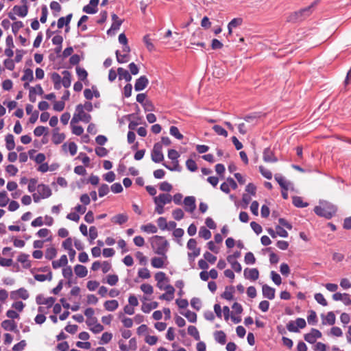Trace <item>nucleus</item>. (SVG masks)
<instances>
[{"label": "nucleus", "instance_id": "a878e982", "mask_svg": "<svg viewBox=\"0 0 351 351\" xmlns=\"http://www.w3.org/2000/svg\"><path fill=\"white\" fill-rule=\"evenodd\" d=\"M167 259L164 256L154 257L152 258L151 264L154 268H162L165 267V262Z\"/></svg>", "mask_w": 351, "mask_h": 351}, {"label": "nucleus", "instance_id": "20e7f679", "mask_svg": "<svg viewBox=\"0 0 351 351\" xmlns=\"http://www.w3.org/2000/svg\"><path fill=\"white\" fill-rule=\"evenodd\" d=\"M151 157L152 160L156 163H159L164 160L162 143H156L154 144L151 153Z\"/></svg>", "mask_w": 351, "mask_h": 351}, {"label": "nucleus", "instance_id": "0eeeda50", "mask_svg": "<svg viewBox=\"0 0 351 351\" xmlns=\"http://www.w3.org/2000/svg\"><path fill=\"white\" fill-rule=\"evenodd\" d=\"M99 3V0H90L89 3L83 7L82 11L88 14H94L98 11Z\"/></svg>", "mask_w": 351, "mask_h": 351}, {"label": "nucleus", "instance_id": "f257e3e1", "mask_svg": "<svg viewBox=\"0 0 351 351\" xmlns=\"http://www.w3.org/2000/svg\"><path fill=\"white\" fill-rule=\"evenodd\" d=\"M316 4L317 1H315L310 5L291 13L288 16L287 21L293 23L303 21L312 14L313 8Z\"/></svg>", "mask_w": 351, "mask_h": 351}, {"label": "nucleus", "instance_id": "4be33fe9", "mask_svg": "<svg viewBox=\"0 0 351 351\" xmlns=\"http://www.w3.org/2000/svg\"><path fill=\"white\" fill-rule=\"evenodd\" d=\"M73 17V14L70 13L67 14L66 16H61L58 19L57 22V25L59 29L62 28L64 25L67 26L69 25L71 19Z\"/></svg>", "mask_w": 351, "mask_h": 351}, {"label": "nucleus", "instance_id": "3c124183", "mask_svg": "<svg viewBox=\"0 0 351 351\" xmlns=\"http://www.w3.org/2000/svg\"><path fill=\"white\" fill-rule=\"evenodd\" d=\"M293 204L298 208H304L308 206V203L303 202L302 197L298 196L293 197Z\"/></svg>", "mask_w": 351, "mask_h": 351}, {"label": "nucleus", "instance_id": "a19ab883", "mask_svg": "<svg viewBox=\"0 0 351 351\" xmlns=\"http://www.w3.org/2000/svg\"><path fill=\"white\" fill-rule=\"evenodd\" d=\"M180 154L176 150L171 149L168 151V158L171 159L173 163L176 164V167L178 166V158Z\"/></svg>", "mask_w": 351, "mask_h": 351}, {"label": "nucleus", "instance_id": "4c0bfd02", "mask_svg": "<svg viewBox=\"0 0 351 351\" xmlns=\"http://www.w3.org/2000/svg\"><path fill=\"white\" fill-rule=\"evenodd\" d=\"M119 281V277L116 274L108 275L106 279L103 280V282L108 283L110 286H114Z\"/></svg>", "mask_w": 351, "mask_h": 351}, {"label": "nucleus", "instance_id": "5fc2aeb1", "mask_svg": "<svg viewBox=\"0 0 351 351\" xmlns=\"http://www.w3.org/2000/svg\"><path fill=\"white\" fill-rule=\"evenodd\" d=\"M34 278L39 282H44L45 280H51L52 279V274L51 271L49 272L47 275L45 274H36L34 276Z\"/></svg>", "mask_w": 351, "mask_h": 351}, {"label": "nucleus", "instance_id": "de8ad7c7", "mask_svg": "<svg viewBox=\"0 0 351 351\" xmlns=\"http://www.w3.org/2000/svg\"><path fill=\"white\" fill-rule=\"evenodd\" d=\"M172 217L176 221L182 219L184 217V213L181 208H176L172 211Z\"/></svg>", "mask_w": 351, "mask_h": 351}, {"label": "nucleus", "instance_id": "9b49d317", "mask_svg": "<svg viewBox=\"0 0 351 351\" xmlns=\"http://www.w3.org/2000/svg\"><path fill=\"white\" fill-rule=\"evenodd\" d=\"M171 201L172 195L169 193H160L154 198V202H158L163 206L169 204Z\"/></svg>", "mask_w": 351, "mask_h": 351}, {"label": "nucleus", "instance_id": "4468645a", "mask_svg": "<svg viewBox=\"0 0 351 351\" xmlns=\"http://www.w3.org/2000/svg\"><path fill=\"white\" fill-rule=\"evenodd\" d=\"M244 276L245 278L256 280L258 278L259 272L256 268L248 269L244 270Z\"/></svg>", "mask_w": 351, "mask_h": 351}, {"label": "nucleus", "instance_id": "ea45409f", "mask_svg": "<svg viewBox=\"0 0 351 351\" xmlns=\"http://www.w3.org/2000/svg\"><path fill=\"white\" fill-rule=\"evenodd\" d=\"M141 230L147 233H156L158 230L156 226L151 223L141 226Z\"/></svg>", "mask_w": 351, "mask_h": 351}, {"label": "nucleus", "instance_id": "052dcab7", "mask_svg": "<svg viewBox=\"0 0 351 351\" xmlns=\"http://www.w3.org/2000/svg\"><path fill=\"white\" fill-rule=\"evenodd\" d=\"M335 315L333 312H328L326 316L325 321L323 324H328L329 325H333L335 323Z\"/></svg>", "mask_w": 351, "mask_h": 351}, {"label": "nucleus", "instance_id": "69168bd1", "mask_svg": "<svg viewBox=\"0 0 351 351\" xmlns=\"http://www.w3.org/2000/svg\"><path fill=\"white\" fill-rule=\"evenodd\" d=\"M213 130L218 134L226 137L228 136L227 131L219 125H215L213 127Z\"/></svg>", "mask_w": 351, "mask_h": 351}, {"label": "nucleus", "instance_id": "bf43d9fd", "mask_svg": "<svg viewBox=\"0 0 351 351\" xmlns=\"http://www.w3.org/2000/svg\"><path fill=\"white\" fill-rule=\"evenodd\" d=\"M23 23L21 21H15L12 24V32L16 36L19 29L23 27Z\"/></svg>", "mask_w": 351, "mask_h": 351}, {"label": "nucleus", "instance_id": "393cba45", "mask_svg": "<svg viewBox=\"0 0 351 351\" xmlns=\"http://www.w3.org/2000/svg\"><path fill=\"white\" fill-rule=\"evenodd\" d=\"M84 95L87 100H91L93 97L99 98L100 93L97 89H84Z\"/></svg>", "mask_w": 351, "mask_h": 351}, {"label": "nucleus", "instance_id": "aec40b11", "mask_svg": "<svg viewBox=\"0 0 351 351\" xmlns=\"http://www.w3.org/2000/svg\"><path fill=\"white\" fill-rule=\"evenodd\" d=\"M117 74L119 80H125V82H129L132 80V76L130 72L122 67L118 68Z\"/></svg>", "mask_w": 351, "mask_h": 351}, {"label": "nucleus", "instance_id": "338daca9", "mask_svg": "<svg viewBox=\"0 0 351 351\" xmlns=\"http://www.w3.org/2000/svg\"><path fill=\"white\" fill-rule=\"evenodd\" d=\"M314 297H315V300L317 301V302H318L321 305H322L324 306H326L328 305V302H327L326 300L325 299V298L324 297V295L322 293H315Z\"/></svg>", "mask_w": 351, "mask_h": 351}, {"label": "nucleus", "instance_id": "412c9836", "mask_svg": "<svg viewBox=\"0 0 351 351\" xmlns=\"http://www.w3.org/2000/svg\"><path fill=\"white\" fill-rule=\"evenodd\" d=\"M128 220V216L125 213H121L114 215L111 218V221L114 223L122 225L127 222Z\"/></svg>", "mask_w": 351, "mask_h": 351}, {"label": "nucleus", "instance_id": "b1692460", "mask_svg": "<svg viewBox=\"0 0 351 351\" xmlns=\"http://www.w3.org/2000/svg\"><path fill=\"white\" fill-rule=\"evenodd\" d=\"M76 74L78 77L79 80L84 82L86 86H88L87 76L88 73L84 68L80 66L76 67Z\"/></svg>", "mask_w": 351, "mask_h": 351}, {"label": "nucleus", "instance_id": "9d476101", "mask_svg": "<svg viewBox=\"0 0 351 351\" xmlns=\"http://www.w3.org/2000/svg\"><path fill=\"white\" fill-rule=\"evenodd\" d=\"M37 193L42 197L43 199L49 197L52 193L51 189L49 186L44 184H40L37 186Z\"/></svg>", "mask_w": 351, "mask_h": 351}, {"label": "nucleus", "instance_id": "2eb2a0df", "mask_svg": "<svg viewBox=\"0 0 351 351\" xmlns=\"http://www.w3.org/2000/svg\"><path fill=\"white\" fill-rule=\"evenodd\" d=\"M36 300L38 304H46L48 308H50L53 306L56 300L53 297L44 298L42 295H37Z\"/></svg>", "mask_w": 351, "mask_h": 351}, {"label": "nucleus", "instance_id": "72a5a7b5", "mask_svg": "<svg viewBox=\"0 0 351 351\" xmlns=\"http://www.w3.org/2000/svg\"><path fill=\"white\" fill-rule=\"evenodd\" d=\"M67 147L71 156L76 154L77 151V146L74 142H70L68 145L66 143H64L62 146V148L64 151H66Z\"/></svg>", "mask_w": 351, "mask_h": 351}, {"label": "nucleus", "instance_id": "bb28decb", "mask_svg": "<svg viewBox=\"0 0 351 351\" xmlns=\"http://www.w3.org/2000/svg\"><path fill=\"white\" fill-rule=\"evenodd\" d=\"M274 178L282 189L288 191L289 182L282 175L276 174Z\"/></svg>", "mask_w": 351, "mask_h": 351}, {"label": "nucleus", "instance_id": "cd10ccee", "mask_svg": "<svg viewBox=\"0 0 351 351\" xmlns=\"http://www.w3.org/2000/svg\"><path fill=\"white\" fill-rule=\"evenodd\" d=\"M68 263L67 256L64 254L61 256L59 260L53 261L52 262V267L53 269H56L59 267L66 266Z\"/></svg>", "mask_w": 351, "mask_h": 351}, {"label": "nucleus", "instance_id": "e2e57ef3", "mask_svg": "<svg viewBox=\"0 0 351 351\" xmlns=\"http://www.w3.org/2000/svg\"><path fill=\"white\" fill-rule=\"evenodd\" d=\"M9 202L7 193L5 191L0 192V207L5 206Z\"/></svg>", "mask_w": 351, "mask_h": 351}, {"label": "nucleus", "instance_id": "5701e85b", "mask_svg": "<svg viewBox=\"0 0 351 351\" xmlns=\"http://www.w3.org/2000/svg\"><path fill=\"white\" fill-rule=\"evenodd\" d=\"M71 83V74L69 71H64L62 72V77L61 80V84L64 88H69Z\"/></svg>", "mask_w": 351, "mask_h": 351}, {"label": "nucleus", "instance_id": "a18cd8bd", "mask_svg": "<svg viewBox=\"0 0 351 351\" xmlns=\"http://www.w3.org/2000/svg\"><path fill=\"white\" fill-rule=\"evenodd\" d=\"M50 8L53 12V14L54 16H56L58 15V13H59L61 11L62 7L60 5V3L57 1H53L50 3Z\"/></svg>", "mask_w": 351, "mask_h": 351}, {"label": "nucleus", "instance_id": "09e8293b", "mask_svg": "<svg viewBox=\"0 0 351 351\" xmlns=\"http://www.w3.org/2000/svg\"><path fill=\"white\" fill-rule=\"evenodd\" d=\"M34 79L33 71L31 69H26L21 77L23 81L31 82Z\"/></svg>", "mask_w": 351, "mask_h": 351}, {"label": "nucleus", "instance_id": "4d7b16f0", "mask_svg": "<svg viewBox=\"0 0 351 351\" xmlns=\"http://www.w3.org/2000/svg\"><path fill=\"white\" fill-rule=\"evenodd\" d=\"M48 16V8L46 5H43L41 6V16L40 18V21L42 23H45L47 19Z\"/></svg>", "mask_w": 351, "mask_h": 351}, {"label": "nucleus", "instance_id": "1a4fd4ad", "mask_svg": "<svg viewBox=\"0 0 351 351\" xmlns=\"http://www.w3.org/2000/svg\"><path fill=\"white\" fill-rule=\"evenodd\" d=\"M75 112L81 119V121L84 123H89L91 120L90 114L86 113L83 110L82 104H78L75 108Z\"/></svg>", "mask_w": 351, "mask_h": 351}, {"label": "nucleus", "instance_id": "774afa93", "mask_svg": "<svg viewBox=\"0 0 351 351\" xmlns=\"http://www.w3.org/2000/svg\"><path fill=\"white\" fill-rule=\"evenodd\" d=\"M171 135L175 136L177 139H182L183 138V135L180 134L179 130L176 126H171L169 130Z\"/></svg>", "mask_w": 351, "mask_h": 351}, {"label": "nucleus", "instance_id": "864d4df0", "mask_svg": "<svg viewBox=\"0 0 351 351\" xmlns=\"http://www.w3.org/2000/svg\"><path fill=\"white\" fill-rule=\"evenodd\" d=\"M143 42L146 45V47L148 49V51H152L155 49V47L154 44L152 43L149 34H146L143 36Z\"/></svg>", "mask_w": 351, "mask_h": 351}, {"label": "nucleus", "instance_id": "f704fd0d", "mask_svg": "<svg viewBox=\"0 0 351 351\" xmlns=\"http://www.w3.org/2000/svg\"><path fill=\"white\" fill-rule=\"evenodd\" d=\"M5 146L8 150L11 151L15 147L14 138L11 134H8L5 136Z\"/></svg>", "mask_w": 351, "mask_h": 351}, {"label": "nucleus", "instance_id": "6ab92c4d", "mask_svg": "<svg viewBox=\"0 0 351 351\" xmlns=\"http://www.w3.org/2000/svg\"><path fill=\"white\" fill-rule=\"evenodd\" d=\"M28 6H21L16 5L13 7L12 11L20 17H25L28 14Z\"/></svg>", "mask_w": 351, "mask_h": 351}, {"label": "nucleus", "instance_id": "2f4dec72", "mask_svg": "<svg viewBox=\"0 0 351 351\" xmlns=\"http://www.w3.org/2000/svg\"><path fill=\"white\" fill-rule=\"evenodd\" d=\"M104 306L106 311H114L119 307V303L116 300H107L104 302Z\"/></svg>", "mask_w": 351, "mask_h": 351}, {"label": "nucleus", "instance_id": "dca6fc26", "mask_svg": "<svg viewBox=\"0 0 351 351\" xmlns=\"http://www.w3.org/2000/svg\"><path fill=\"white\" fill-rule=\"evenodd\" d=\"M263 158L266 162H276L278 161L277 158L274 156L273 152L269 148L265 149Z\"/></svg>", "mask_w": 351, "mask_h": 351}, {"label": "nucleus", "instance_id": "c756f323", "mask_svg": "<svg viewBox=\"0 0 351 351\" xmlns=\"http://www.w3.org/2000/svg\"><path fill=\"white\" fill-rule=\"evenodd\" d=\"M1 326L5 330L15 331L16 324L13 320L6 319L2 322Z\"/></svg>", "mask_w": 351, "mask_h": 351}, {"label": "nucleus", "instance_id": "37998d69", "mask_svg": "<svg viewBox=\"0 0 351 351\" xmlns=\"http://www.w3.org/2000/svg\"><path fill=\"white\" fill-rule=\"evenodd\" d=\"M51 80L54 84V88H60L62 77L60 74L54 72L51 76Z\"/></svg>", "mask_w": 351, "mask_h": 351}, {"label": "nucleus", "instance_id": "0e129e2a", "mask_svg": "<svg viewBox=\"0 0 351 351\" xmlns=\"http://www.w3.org/2000/svg\"><path fill=\"white\" fill-rule=\"evenodd\" d=\"M138 276L143 279H148L151 276L150 272L147 268L139 269Z\"/></svg>", "mask_w": 351, "mask_h": 351}, {"label": "nucleus", "instance_id": "ddd939ff", "mask_svg": "<svg viewBox=\"0 0 351 351\" xmlns=\"http://www.w3.org/2000/svg\"><path fill=\"white\" fill-rule=\"evenodd\" d=\"M65 138L66 136L64 133L59 132V128H56L53 130L51 140L54 144L58 145L62 143L64 141Z\"/></svg>", "mask_w": 351, "mask_h": 351}, {"label": "nucleus", "instance_id": "7ed1b4c3", "mask_svg": "<svg viewBox=\"0 0 351 351\" xmlns=\"http://www.w3.org/2000/svg\"><path fill=\"white\" fill-rule=\"evenodd\" d=\"M314 211L319 216L330 219L335 214L337 208L333 204L324 202L315 206Z\"/></svg>", "mask_w": 351, "mask_h": 351}, {"label": "nucleus", "instance_id": "c9c22d12", "mask_svg": "<svg viewBox=\"0 0 351 351\" xmlns=\"http://www.w3.org/2000/svg\"><path fill=\"white\" fill-rule=\"evenodd\" d=\"M148 83L147 77L145 75H143L136 80L134 88H146Z\"/></svg>", "mask_w": 351, "mask_h": 351}, {"label": "nucleus", "instance_id": "6e6552de", "mask_svg": "<svg viewBox=\"0 0 351 351\" xmlns=\"http://www.w3.org/2000/svg\"><path fill=\"white\" fill-rule=\"evenodd\" d=\"M322 337L321 332L315 328H312L311 332L304 335V340L309 343H314L317 339Z\"/></svg>", "mask_w": 351, "mask_h": 351}, {"label": "nucleus", "instance_id": "c85d7f7f", "mask_svg": "<svg viewBox=\"0 0 351 351\" xmlns=\"http://www.w3.org/2000/svg\"><path fill=\"white\" fill-rule=\"evenodd\" d=\"M155 280L157 281L158 288H162L161 282H169V279L167 278L166 274L162 271L157 272L154 276Z\"/></svg>", "mask_w": 351, "mask_h": 351}, {"label": "nucleus", "instance_id": "39448f33", "mask_svg": "<svg viewBox=\"0 0 351 351\" xmlns=\"http://www.w3.org/2000/svg\"><path fill=\"white\" fill-rule=\"evenodd\" d=\"M111 16L112 23L110 27L107 30L108 35L114 34V32L119 30L123 23V20L119 19L116 14H112Z\"/></svg>", "mask_w": 351, "mask_h": 351}, {"label": "nucleus", "instance_id": "7c9ffc66", "mask_svg": "<svg viewBox=\"0 0 351 351\" xmlns=\"http://www.w3.org/2000/svg\"><path fill=\"white\" fill-rule=\"evenodd\" d=\"M74 271L76 276L80 278H84L88 274L86 267L82 265H76L74 267Z\"/></svg>", "mask_w": 351, "mask_h": 351}, {"label": "nucleus", "instance_id": "423d86ee", "mask_svg": "<svg viewBox=\"0 0 351 351\" xmlns=\"http://www.w3.org/2000/svg\"><path fill=\"white\" fill-rule=\"evenodd\" d=\"M196 200L194 196H187L184 199V210L190 213L194 212L196 208Z\"/></svg>", "mask_w": 351, "mask_h": 351}, {"label": "nucleus", "instance_id": "a211bd4d", "mask_svg": "<svg viewBox=\"0 0 351 351\" xmlns=\"http://www.w3.org/2000/svg\"><path fill=\"white\" fill-rule=\"evenodd\" d=\"M263 295L265 298L269 300H273L275 298V289L264 285L262 287Z\"/></svg>", "mask_w": 351, "mask_h": 351}, {"label": "nucleus", "instance_id": "473e14b6", "mask_svg": "<svg viewBox=\"0 0 351 351\" xmlns=\"http://www.w3.org/2000/svg\"><path fill=\"white\" fill-rule=\"evenodd\" d=\"M214 337L215 341L221 345H224L226 342V335L222 330H217L215 332Z\"/></svg>", "mask_w": 351, "mask_h": 351}, {"label": "nucleus", "instance_id": "8fccbe9b", "mask_svg": "<svg viewBox=\"0 0 351 351\" xmlns=\"http://www.w3.org/2000/svg\"><path fill=\"white\" fill-rule=\"evenodd\" d=\"M140 289L146 295H152L154 293V288L149 284L143 283L141 285Z\"/></svg>", "mask_w": 351, "mask_h": 351}, {"label": "nucleus", "instance_id": "6e6d98bb", "mask_svg": "<svg viewBox=\"0 0 351 351\" xmlns=\"http://www.w3.org/2000/svg\"><path fill=\"white\" fill-rule=\"evenodd\" d=\"M57 251L55 247H49L45 252V258L49 260H51L56 256Z\"/></svg>", "mask_w": 351, "mask_h": 351}, {"label": "nucleus", "instance_id": "603ef678", "mask_svg": "<svg viewBox=\"0 0 351 351\" xmlns=\"http://www.w3.org/2000/svg\"><path fill=\"white\" fill-rule=\"evenodd\" d=\"M188 333L194 337L197 341L199 340L200 337L197 328L194 326H189L188 327Z\"/></svg>", "mask_w": 351, "mask_h": 351}, {"label": "nucleus", "instance_id": "f8f14e48", "mask_svg": "<svg viewBox=\"0 0 351 351\" xmlns=\"http://www.w3.org/2000/svg\"><path fill=\"white\" fill-rule=\"evenodd\" d=\"M187 248L192 250L193 260L200 254V248L197 247V241L195 239H190L187 243Z\"/></svg>", "mask_w": 351, "mask_h": 351}, {"label": "nucleus", "instance_id": "58836bf2", "mask_svg": "<svg viewBox=\"0 0 351 351\" xmlns=\"http://www.w3.org/2000/svg\"><path fill=\"white\" fill-rule=\"evenodd\" d=\"M158 303L157 302H152L149 304L144 303L141 306V310L145 313H149L152 309H155L158 307Z\"/></svg>", "mask_w": 351, "mask_h": 351}, {"label": "nucleus", "instance_id": "49530a36", "mask_svg": "<svg viewBox=\"0 0 351 351\" xmlns=\"http://www.w3.org/2000/svg\"><path fill=\"white\" fill-rule=\"evenodd\" d=\"M50 230L47 228H42L36 233L37 236L40 238L48 237L47 241H51V237L50 235Z\"/></svg>", "mask_w": 351, "mask_h": 351}, {"label": "nucleus", "instance_id": "13d9d810", "mask_svg": "<svg viewBox=\"0 0 351 351\" xmlns=\"http://www.w3.org/2000/svg\"><path fill=\"white\" fill-rule=\"evenodd\" d=\"M258 116L257 114H253L251 115H247L244 117V120L250 123H252V125H255L257 124Z\"/></svg>", "mask_w": 351, "mask_h": 351}, {"label": "nucleus", "instance_id": "e433bc0d", "mask_svg": "<svg viewBox=\"0 0 351 351\" xmlns=\"http://www.w3.org/2000/svg\"><path fill=\"white\" fill-rule=\"evenodd\" d=\"M234 291V287H226L224 292L221 294V298L227 300H232L233 299Z\"/></svg>", "mask_w": 351, "mask_h": 351}, {"label": "nucleus", "instance_id": "c03bdc74", "mask_svg": "<svg viewBox=\"0 0 351 351\" xmlns=\"http://www.w3.org/2000/svg\"><path fill=\"white\" fill-rule=\"evenodd\" d=\"M211 232L204 226H202L199 231V236L205 240H208L211 237Z\"/></svg>", "mask_w": 351, "mask_h": 351}, {"label": "nucleus", "instance_id": "f03ea898", "mask_svg": "<svg viewBox=\"0 0 351 351\" xmlns=\"http://www.w3.org/2000/svg\"><path fill=\"white\" fill-rule=\"evenodd\" d=\"M151 245L156 254L167 258L166 253L169 249V242L163 237L154 236L151 239Z\"/></svg>", "mask_w": 351, "mask_h": 351}, {"label": "nucleus", "instance_id": "680f3d73", "mask_svg": "<svg viewBox=\"0 0 351 351\" xmlns=\"http://www.w3.org/2000/svg\"><path fill=\"white\" fill-rule=\"evenodd\" d=\"M183 315L191 323H195L197 321V315L194 312L188 310Z\"/></svg>", "mask_w": 351, "mask_h": 351}, {"label": "nucleus", "instance_id": "f3484780", "mask_svg": "<svg viewBox=\"0 0 351 351\" xmlns=\"http://www.w3.org/2000/svg\"><path fill=\"white\" fill-rule=\"evenodd\" d=\"M16 295H18L19 297L23 300H27L29 298V293L24 288H20L17 291H12L10 294L11 298L12 300H16L17 298Z\"/></svg>", "mask_w": 351, "mask_h": 351}, {"label": "nucleus", "instance_id": "79ce46f5", "mask_svg": "<svg viewBox=\"0 0 351 351\" xmlns=\"http://www.w3.org/2000/svg\"><path fill=\"white\" fill-rule=\"evenodd\" d=\"M115 54H116L117 61L119 63L123 64V63L128 62L129 61V54H128V53L121 54L119 50H117L115 51Z\"/></svg>", "mask_w": 351, "mask_h": 351}]
</instances>
